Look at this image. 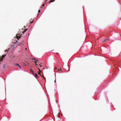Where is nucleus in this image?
<instances>
[{"mask_svg": "<svg viewBox=\"0 0 121 121\" xmlns=\"http://www.w3.org/2000/svg\"><path fill=\"white\" fill-rule=\"evenodd\" d=\"M31 59L32 60H35V65L36 66V65H37V64H36V63L37 62V61H38V60H37V59H36L35 58H32Z\"/></svg>", "mask_w": 121, "mask_h": 121, "instance_id": "1", "label": "nucleus"}, {"mask_svg": "<svg viewBox=\"0 0 121 121\" xmlns=\"http://www.w3.org/2000/svg\"><path fill=\"white\" fill-rule=\"evenodd\" d=\"M16 38L18 40L21 37V35H20L19 34H18L16 35Z\"/></svg>", "mask_w": 121, "mask_h": 121, "instance_id": "2", "label": "nucleus"}, {"mask_svg": "<svg viewBox=\"0 0 121 121\" xmlns=\"http://www.w3.org/2000/svg\"><path fill=\"white\" fill-rule=\"evenodd\" d=\"M18 42L17 41H16V42H14V43L17 45H18Z\"/></svg>", "mask_w": 121, "mask_h": 121, "instance_id": "3", "label": "nucleus"}, {"mask_svg": "<svg viewBox=\"0 0 121 121\" xmlns=\"http://www.w3.org/2000/svg\"><path fill=\"white\" fill-rule=\"evenodd\" d=\"M17 45L16 44L15 45H13L12 46L13 47V48H16L17 47Z\"/></svg>", "mask_w": 121, "mask_h": 121, "instance_id": "4", "label": "nucleus"}, {"mask_svg": "<svg viewBox=\"0 0 121 121\" xmlns=\"http://www.w3.org/2000/svg\"><path fill=\"white\" fill-rule=\"evenodd\" d=\"M15 65H18V66H19V67L21 68V67L20 66V65L19 64H15Z\"/></svg>", "mask_w": 121, "mask_h": 121, "instance_id": "5", "label": "nucleus"}, {"mask_svg": "<svg viewBox=\"0 0 121 121\" xmlns=\"http://www.w3.org/2000/svg\"><path fill=\"white\" fill-rule=\"evenodd\" d=\"M6 55H2L1 57L2 58H3H3L5 56H6Z\"/></svg>", "mask_w": 121, "mask_h": 121, "instance_id": "6", "label": "nucleus"}, {"mask_svg": "<svg viewBox=\"0 0 121 121\" xmlns=\"http://www.w3.org/2000/svg\"><path fill=\"white\" fill-rule=\"evenodd\" d=\"M35 77L36 78L37 77H38L36 73H35Z\"/></svg>", "mask_w": 121, "mask_h": 121, "instance_id": "7", "label": "nucleus"}, {"mask_svg": "<svg viewBox=\"0 0 121 121\" xmlns=\"http://www.w3.org/2000/svg\"><path fill=\"white\" fill-rule=\"evenodd\" d=\"M3 59V58H2L0 57V62L1 61H2V60Z\"/></svg>", "mask_w": 121, "mask_h": 121, "instance_id": "8", "label": "nucleus"}, {"mask_svg": "<svg viewBox=\"0 0 121 121\" xmlns=\"http://www.w3.org/2000/svg\"><path fill=\"white\" fill-rule=\"evenodd\" d=\"M24 44H23L22 43H20L18 45H21V46H22V45H24Z\"/></svg>", "mask_w": 121, "mask_h": 121, "instance_id": "9", "label": "nucleus"}, {"mask_svg": "<svg viewBox=\"0 0 121 121\" xmlns=\"http://www.w3.org/2000/svg\"><path fill=\"white\" fill-rule=\"evenodd\" d=\"M27 29H26L24 31H23L22 32V33H23V34L24 32L27 30Z\"/></svg>", "mask_w": 121, "mask_h": 121, "instance_id": "10", "label": "nucleus"}, {"mask_svg": "<svg viewBox=\"0 0 121 121\" xmlns=\"http://www.w3.org/2000/svg\"><path fill=\"white\" fill-rule=\"evenodd\" d=\"M107 40V39H106L104 40L102 42H105V41H106V40Z\"/></svg>", "mask_w": 121, "mask_h": 121, "instance_id": "11", "label": "nucleus"}, {"mask_svg": "<svg viewBox=\"0 0 121 121\" xmlns=\"http://www.w3.org/2000/svg\"><path fill=\"white\" fill-rule=\"evenodd\" d=\"M30 72H32V73H33H33H34V72L33 71H32V70H31V69H30Z\"/></svg>", "mask_w": 121, "mask_h": 121, "instance_id": "12", "label": "nucleus"}, {"mask_svg": "<svg viewBox=\"0 0 121 121\" xmlns=\"http://www.w3.org/2000/svg\"><path fill=\"white\" fill-rule=\"evenodd\" d=\"M39 70V73H41V71L39 68H38Z\"/></svg>", "mask_w": 121, "mask_h": 121, "instance_id": "13", "label": "nucleus"}, {"mask_svg": "<svg viewBox=\"0 0 121 121\" xmlns=\"http://www.w3.org/2000/svg\"><path fill=\"white\" fill-rule=\"evenodd\" d=\"M40 75L41 76V74H40ZM41 76H42V77H43V79H45V77L41 75Z\"/></svg>", "mask_w": 121, "mask_h": 121, "instance_id": "14", "label": "nucleus"}, {"mask_svg": "<svg viewBox=\"0 0 121 121\" xmlns=\"http://www.w3.org/2000/svg\"><path fill=\"white\" fill-rule=\"evenodd\" d=\"M3 67L4 68V69L5 68V65H3Z\"/></svg>", "mask_w": 121, "mask_h": 121, "instance_id": "15", "label": "nucleus"}, {"mask_svg": "<svg viewBox=\"0 0 121 121\" xmlns=\"http://www.w3.org/2000/svg\"><path fill=\"white\" fill-rule=\"evenodd\" d=\"M54 0H52L50 1V2H54Z\"/></svg>", "mask_w": 121, "mask_h": 121, "instance_id": "16", "label": "nucleus"}, {"mask_svg": "<svg viewBox=\"0 0 121 121\" xmlns=\"http://www.w3.org/2000/svg\"><path fill=\"white\" fill-rule=\"evenodd\" d=\"M39 65L40 66V67H41L42 66V65H41V64H39Z\"/></svg>", "mask_w": 121, "mask_h": 121, "instance_id": "17", "label": "nucleus"}, {"mask_svg": "<svg viewBox=\"0 0 121 121\" xmlns=\"http://www.w3.org/2000/svg\"><path fill=\"white\" fill-rule=\"evenodd\" d=\"M40 12V10H39V11H38V12L39 13Z\"/></svg>", "mask_w": 121, "mask_h": 121, "instance_id": "18", "label": "nucleus"}, {"mask_svg": "<svg viewBox=\"0 0 121 121\" xmlns=\"http://www.w3.org/2000/svg\"><path fill=\"white\" fill-rule=\"evenodd\" d=\"M45 4H43L42 6H44Z\"/></svg>", "mask_w": 121, "mask_h": 121, "instance_id": "19", "label": "nucleus"}, {"mask_svg": "<svg viewBox=\"0 0 121 121\" xmlns=\"http://www.w3.org/2000/svg\"><path fill=\"white\" fill-rule=\"evenodd\" d=\"M61 70V69H59L58 70V71H59L60 70Z\"/></svg>", "mask_w": 121, "mask_h": 121, "instance_id": "20", "label": "nucleus"}, {"mask_svg": "<svg viewBox=\"0 0 121 121\" xmlns=\"http://www.w3.org/2000/svg\"><path fill=\"white\" fill-rule=\"evenodd\" d=\"M40 73H39V72L38 73V74H40Z\"/></svg>", "mask_w": 121, "mask_h": 121, "instance_id": "21", "label": "nucleus"}, {"mask_svg": "<svg viewBox=\"0 0 121 121\" xmlns=\"http://www.w3.org/2000/svg\"><path fill=\"white\" fill-rule=\"evenodd\" d=\"M33 22L32 21V22H30V23H32V22Z\"/></svg>", "mask_w": 121, "mask_h": 121, "instance_id": "22", "label": "nucleus"}, {"mask_svg": "<svg viewBox=\"0 0 121 121\" xmlns=\"http://www.w3.org/2000/svg\"><path fill=\"white\" fill-rule=\"evenodd\" d=\"M56 54H58V53H56Z\"/></svg>", "mask_w": 121, "mask_h": 121, "instance_id": "23", "label": "nucleus"}, {"mask_svg": "<svg viewBox=\"0 0 121 121\" xmlns=\"http://www.w3.org/2000/svg\"><path fill=\"white\" fill-rule=\"evenodd\" d=\"M55 82H56V80H55Z\"/></svg>", "mask_w": 121, "mask_h": 121, "instance_id": "24", "label": "nucleus"}, {"mask_svg": "<svg viewBox=\"0 0 121 121\" xmlns=\"http://www.w3.org/2000/svg\"><path fill=\"white\" fill-rule=\"evenodd\" d=\"M47 0H46V1Z\"/></svg>", "mask_w": 121, "mask_h": 121, "instance_id": "25", "label": "nucleus"}, {"mask_svg": "<svg viewBox=\"0 0 121 121\" xmlns=\"http://www.w3.org/2000/svg\"><path fill=\"white\" fill-rule=\"evenodd\" d=\"M41 8H43V7H42V6H41Z\"/></svg>", "mask_w": 121, "mask_h": 121, "instance_id": "26", "label": "nucleus"}]
</instances>
